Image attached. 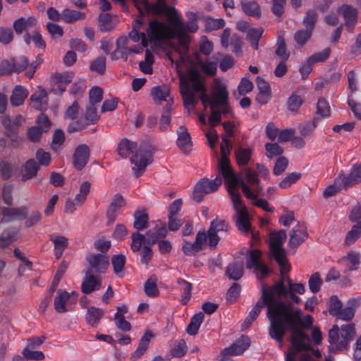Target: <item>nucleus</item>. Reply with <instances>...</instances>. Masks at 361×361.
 Masks as SVG:
<instances>
[{"instance_id": "obj_1", "label": "nucleus", "mask_w": 361, "mask_h": 361, "mask_svg": "<svg viewBox=\"0 0 361 361\" xmlns=\"http://www.w3.org/2000/svg\"><path fill=\"white\" fill-rule=\"evenodd\" d=\"M180 92L185 106H194L197 103L198 95L204 109L208 106L211 109L209 122L212 127L217 126L221 121V116L232 113L228 101V92L226 86L219 79L214 80L210 95L207 94L204 79L195 68L183 73L180 78Z\"/></svg>"}, {"instance_id": "obj_2", "label": "nucleus", "mask_w": 361, "mask_h": 361, "mask_svg": "<svg viewBox=\"0 0 361 361\" xmlns=\"http://www.w3.org/2000/svg\"><path fill=\"white\" fill-rule=\"evenodd\" d=\"M286 293L283 279L272 287L263 288L261 298L250 311L242 324V329H245L250 326L257 319L264 306L267 305V316L270 322L269 334L272 339L281 344L283 339V329L293 324L295 319L293 314V312L286 306V303L276 297L277 295L280 298Z\"/></svg>"}, {"instance_id": "obj_3", "label": "nucleus", "mask_w": 361, "mask_h": 361, "mask_svg": "<svg viewBox=\"0 0 361 361\" xmlns=\"http://www.w3.org/2000/svg\"><path fill=\"white\" fill-rule=\"evenodd\" d=\"M163 14L169 17L172 27L159 20L149 21L146 32L150 42L159 45L161 42L177 39L183 45L189 43L190 37L186 33L185 23L178 15L177 10L173 6L166 5Z\"/></svg>"}, {"instance_id": "obj_4", "label": "nucleus", "mask_w": 361, "mask_h": 361, "mask_svg": "<svg viewBox=\"0 0 361 361\" xmlns=\"http://www.w3.org/2000/svg\"><path fill=\"white\" fill-rule=\"evenodd\" d=\"M286 306L290 309L295 317L293 324L286 326L283 329V336L288 330H292L291 343L293 348L290 349L286 356V361H297L298 354L302 350H306L310 348L309 336L298 326L310 329L313 323V318L307 314L302 317V311L299 308H294L291 305L286 303Z\"/></svg>"}, {"instance_id": "obj_5", "label": "nucleus", "mask_w": 361, "mask_h": 361, "mask_svg": "<svg viewBox=\"0 0 361 361\" xmlns=\"http://www.w3.org/2000/svg\"><path fill=\"white\" fill-rule=\"evenodd\" d=\"M118 154L120 157L126 159L130 155V161L133 165L132 170L136 178L142 175L153 161L152 152L149 147L141 145L137 146V142L127 138H123L118 145Z\"/></svg>"}, {"instance_id": "obj_6", "label": "nucleus", "mask_w": 361, "mask_h": 361, "mask_svg": "<svg viewBox=\"0 0 361 361\" xmlns=\"http://www.w3.org/2000/svg\"><path fill=\"white\" fill-rule=\"evenodd\" d=\"M229 137L227 135H222V142L221 144V157L218 162L219 172L221 173L226 185L241 183L245 193H248L247 188L243 183V180L233 172L230 164L228 156L230 153L231 143Z\"/></svg>"}, {"instance_id": "obj_7", "label": "nucleus", "mask_w": 361, "mask_h": 361, "mask_svg": "<svg viewBox=\"0 0 361 361\" xmlns=\"http://www.w3.org/2000/svg\"><path fill=\"white\" fill-rule=\"evenodd\" d=\"M286 238L284 230L273 231L269 234V255L271 258H274L277 262L281 268V279H283V274L290 270V264L286 259V251L283 247Z\"/></svg>"}, {"instance_id": "obj_8", "label": "nucleus", "mask_w": 361, "mask_h": 361, "mask_svg": "<svg viewBox=\"0 0 361 361\" xmlns=\"http://www.w3.org/2000/svg\"><path fill=\"white\" fill-rule=\"evenodd\" d=\"M236 184L227 185V190L235 211V224L241 232L248 233L250 229V216L247 209L243 203L240 192L235 188Z\"/></svg>"}, {"instance_id": "obj_9", "label": "nucleus", "mask_w": 361, "mask_h": 361, "mask_svg": "<svg viewBox=\"0 0 361 361\" xmlns=\"http://www.w3.org/2000/svg\"><path fill=\"white\" fill-rule=\"evenodd\" d=\"M242 170H243L242 173L244 176L247 183L250 185V186H248L245 183V181L243 180L245 185L247 188L249 192L245 193V192L243 189V186L241 183L236 184V185H235V188L236 189V190L239 192L238 188H239V187H241L245 196L247 198L250 199V200L256 199L257 197H258L259 195H263V188L260 184V181L258 178L257 173L249 167L243 169ZM238 177L240 178V176H238ZM240 178L242 180H243L241 177H240Z\"/></svg>"}, {"instance_id": "obj_10", "label": "nucleus", "mask_w": 361, "mask_h": 361, "mask_svg": "<svg viewBox=\"0 0 361 361\" xmlns=\"http://www.w3.org/2000/svg\"><path fill=\"white\" fill-rule=\"evenodd\" d=\"M222 177L221 173L219 172V175L212 180L208 178H202L199 180L194 187L193 200L197 202H200L205 195L216 190L222 183Z\"/></svg>"}, {"instance_id": "obj_11", "label": "nucleus", "mask_w": 361, "mask_h": 361, "mask_svg": "<svg viewBox=\"0 0 361 361\" xmlns=\"http://www.w3.org/2000/svg\"><path fill=\"white\" fill-rule=\"evenodd\" d=\"M99 119L97 114V108L94 105L89 104L83 116L79 120L71 123L68 126V133H74L81 131L90 125L95 124Z\"/></svg>"}, {"instance_id": "obj_12", "label": "nucleus", "mask_w": 361, "mask_h": 361, "mask_svg": "<svg viewBox=\"0 0 361 361\" xmlns=\"http://www.w3.org/2000/svg\"><path fill=\"white\" fill-rule=\"evenodd\" d=\"M28 59L25 56L4 60L0 63V75L19 73L27 69Z\"/></svg>"}, {"instance_id": "obj_13", "label": "nucleus", "mask_w": 361, "mask_h": 361, "mask_svg": "<svg viewBox=\"0 0 361 361\" xmlns=\"http://www.w3.org/2000/svg\"><path fill=\"white\" fill-rule=\"evenodd\" d=\"M86 259L89 267L86 271L96 273L99 275L106 272L109 266V258L106 254H91L87 256Z\"/></svg>"}, {"instance_id": "obj_14", "label": "nucleus", "mask_w": 361, "mask_h": 361, "mask_svg": "<svg viewBox=\"0 0 361 361\" xmlns=\"http://www.w3.org/2000/svg\"><path fill=\"white\" fill-rule=\"evenodd\" d=\"M228 228V225L225 220L216 218L211 222L207 235V245L211 249L216 248L219 243L220 238L217 235L218 232L226 231Z\"/></svg>"}, {"instance_id": "obj_15", "label": "nucleus", "mask_w": 361, "mask_h": 361, "mask_svg": "<svg viewBox=\"0 0 361 361\" xmlns=\"http://www.w3.org/2000/svg\"><path fill=\"white\" fill-rule=\"evenodd\" d=\"M336 182L338 184L344 185V189L361 183V164L353 165L348 176L343 171L340 172L337 176Z\"/></svg>"}, {"instance_id": "obj_16", "label": "nucleus", "mask_w": 361, "mask_h": 361, "mask_svg": "<svg viewBox=\"0 0 361 361\" xmlns=\"http://www.w3.org/2000/svg\"><path fill=\"white\" fill-rule=\"evenodd\" d=\"M207 234L204 230L200 231L193 243L185 240L182 250L185 255L192 256L202 250L203 245L207 243Z\"/></svg>"}, {"instance_id": "obj_17", "label": "nucleus", "mask_w": 361, "mask_h": 361, "mask_svg": "<svg viewBox=\"0 0 361 361\" xmlns=\"http://www.w3.org/2000/svg\"><path fill=\"white\" fill-rule=\"evenodd\" d=\"M338 12L342 13L344 23L348 29V31L350 33H353L357 22V9L351 5L343 4L338 9Z\"/></svg>"}, {"instance_id": "obj_18", "label": "nucleus", "mask_w": 361, "mask_h": 361, "mask_svg": "<svg viewBox=\"0 0 361 361\" xmlns=\"http://www.w3.org/2000/svg\"><path fill=\"white\" fill-rule=\"evenodd\" d=\"M54 309L58 313H64L71 311L75 306L71 302L69 293L65 290H59L54 302Z\"/></svg>"}, {"instance_id": "obj_19", "label": "nucleus", "mask_w": 361, "mask_h": 361, "mask_svg": "<svg viewBox=\"0 0 361 361\" xmlns=\"http://www.w3.org/2000/svg\"><path fill=\"white\" fill-rule=\"evenodd\" d=\"M102 287V279L99 274L94 275L90 271H86L81 284V290L85 294H90L99 290Z\"/></svg>"}, {"instance_id": "obj_20", "label": "nucleus", "mask_w": 361, "mask_h": 361, "mask_svg": "<svg viewBox=\"0 0 361 361\" xmlns=\"http://www.w3.org/2000/svg\"><path fill=\"white\" fill-rule=\"evenodd\" d=\"M139 10L143 9L147 12H154L157 15L163 14V11L165 9L167 4L164 0H157V1L152 4L147 0H132ZM124 4L118 2L121 6L125 8L126 1L123 0Z\"/></svg>"}, {"instance_id": "obj_21", "label": "nucleus", "mask_w": 361, "mask_h": 361, "mask_svg": "<svg viewBox=\"0 0 361 361\" xmlns=\"http://www.w3.org/2000/svg\"><path fill=\"white\" fill-rule=\"evenodd\" d=\"M90 158V148L85 144L78 145L73 155V164L77 170L82 169Z\"/></svg>"}, {"instance_id": "obj_22", "label": "nucleus", "mask_w": 361, "mask_h": 361, "mask_svg": "<svg viewBox=\"0 0 361 361\" xmlns=\"http://www.w3.org/2000/svg\"><path fill=\"white\" fill-rule=\"evenodd\" d=\"M250 345V338L247 336H242L231 346L224 348L221 352V356L226 357L228 355H240L243 354Z\"/></svg>"}, {"instance_id": "obj_23", "label": "nucleus", "mask_w": 361, "mask_h": 361, "mask_svg": "<svg viewBox=\"0 0 361 361\" xmlns=\"http://www.w3.org/2000/svg\"><path fill=\"white\" fill-rule=\"evenodd\" d=\"M289 235L288 245L295 250L307 236L306 227L298 224L292 228Z\"/></svg>"}, {"instance_id": "obj_24", "label": "nucleus", "mask_w": 361, "mask_h": 361, "mask_svg": "<svg viewBox=\"0 0 361 361\" xmlns=\"http://www.w3.org/2000/svg\"><path fill=\"white\" fill-rule=\"evenodd\" d=\"M27 214L28 208L27 207L4 208L2 211L3 217L1 221L7 223L16 219H23L27 217Z\"/></svg>"}, {"instance_id": "obj_25", "label": "nucleus", "mask_w": 361, "mask_h": 361, "mask_svg": "<svg viewBox=\"0 0 361 361\" xmlns=\"http://www.w3.org/2000/svg\"><path fill=\"white\" fill-rule=\"evenodd\" d=\"M31 105L35 109L44 111L47 109L48 95L46 90L39 87L37 91L31 94Z\"/></svg>"}, {"instance_id": "obj_26", "label": "nucleus", "mask_w": 361, "mask_h": 361, "mask_svg": "<svg viewBox=\"0 0 361 361\" xmlns=\"http://www.w3.org/2000/svg\"><path fill=\"white\" fill-rule=\"evenodd\" d=\"M234 154L237 164L242 169L247 168L252 161L253 150L250 147H238Z\"/></svg>"}, {"instance_id": "obj_27", "label": "nucleus", "mask_w": 361, "mask_h": 361, "mask_svg": "<svg viewBox=\"0 0 361 361\" xmlns=\"http://www.w3.org/2000/svg\"><path fill=\"white\" fill-rule=\"evenodd\" d=\"M178 138L177 145L184 152L189 153L192 148L191 137L187 129L180 126L177 130Z\"/></svg>"}, {"instance_id": "obj_28", "label": "nucleus", "mask_w": 361, "mask_h": 361, "mask_svg": "<svg viewBox=\"0 0 361 361\" xmlns=\"http://www.w3.org/2000/svg\"><path fill=\"white\" fill-rule=\"evenodd\" d=\"M125 205L123 197L121 195H116L106 212L108 218L107 224H111L116 220L121 208Z\"/></svg>"}, {"instance_id": "obj_29", "label": "nucleus", "mask_w": 361, "mask_h": 361, "mask_svg": "<svg viewBox=\"0 0 361 361\" xmlns=\"http://www.w3.org/2000/svg\"><path fill=\"white\" fill-rule=\"evenodd\" d=\"M259 93L256 99L261 104H265L268 102L271 97V88L267 82L260 77H257L256 80Z\"/></svg>"}, {"instance_id": "obj_30", "label": "nucleus", "mask_w": 361, "mask_h": 361, "mask_svg": "<svg viewBox=\"0 0 361 361\" xmlns=\"http://www.w3.org/2000/svg\"><path fill=\"white\" fill-rule=\"evenodd\" d=\"M50 240L54 245V255L56 259H60L63 255L64 250L68 246V239L63 235H50Z\"/></svg>"}, {"instance_id": "obj_31", "label": "nucleus", "mask_w": 361, "mask_h": 361, "mask_svg": "<svg viewBox=\"0 0 361 361\" xmlns=\"http://www.w3.org/2000/svg\"><path fill=\"white\" fill-rule=\"evenodd\" d=\"M355 334V326L353 324L342 325L340 330L341 343L338 345L341 348H346Z\"/></svg>"}, {"instance_id": "obj_32", "label": "nucleus", "mask_w": 361, "mask_h": 361, "mask_svg": "<svg viewBox=\"0 0 361 361\" xmlns=\"http://www.w3.org/2000/svg\"><path fill=\"white\" fill-rule=\"evenodd\" d=\"M128 39L126 37H120L116 41V50L121 53L123 57L127 59L128 56L131 53H140L142 48H132L128 47Z\"/></svg>"}, {"instance_id": "obj_33", "label": "nucleus", "mask_w": 361, "mask_h": 361, "mask_svg": "<svg viewBox=\"0 0 361 361\" xmlns=\"http://www.w3.org/2000/svg\"><path fill=\"white\" fill-rule=\"evenodd\" d=\"M240 5L243 11L249 16L259 18L261 16L259 5L255 1L242 0Z\"/></svg>"}, {"instance_id": "obj_34", "label": "nucleus", "mask_w": 361, "mask_h": 361, "mask_svg": "<svg viewBox=\"0 0 361 361\" xmlns=\"http://www.w3.org/2000/svg\"><path fill=\"white\" fill-rule=\"evenodd\" d=\"M153 334L150 331H147L141 338L139 345L136 350L132 354L131 360L135 361L140 358L148 348L149 341Z\"/></svg>"}, {"instance_id": "obj_35", "label": "nucleus", "mask_w": 361, "mask_h": 361, "mask_svg": "<svg viewBox=\"0 0 361 361\" xmlns=\"http://www.w3.org/2000/svg\"><path fill=\"white\" fill-rule=\"evenodd\" d=\"M244 274L243 264L241 262L229 264L226 269V275L230 280L238 281Z\"/></svg>"}, {"instance_id": "obj_36", "label": "nucleus", "mask_w": 361, "mask_h": 361, "mask_svg": "<svg viewBox=\"0 0 361 361\" xmlns=\"http://www.w3.org/2000/svg\"><path fill=\"white\" fill-rule=\"evenodd\" d=\"M39 170L37 162L33 159H28L24 164L22 170V180H26L35 177Z\"/></svg>"}, {"instance_id": "obj_37", "label": "nucleus", "mask_w": 361, "mask_h": 361, "mask_svg": "<svg viewBox=\"0 0 361 361\" xmlns=\"http://www.w3.org/2000/svg\"><path fill=\"white\" fill-rule=\"evenodd\" d=\"M330 345L329 347L330 351L343 350L338 345L341 343V337L340 338L339 328L337 325H334L329 331V339Z\"/></svg>"}, {"instance_id": "obj_38", "label": "nucleus", "mask_w": 361, "mask_h": 361, "mask_svg": "<svg viewBox=\"0 0 361 361\" xmlns=\"http://www.w3.org/2000/svg\"><path fill=\"white\" fill-rule=\"evenodd\" d=\"M140 22L137 20V25H134L132 31L129 32V38L134 42H138L140 39L141 40L142 47L140 48L147 47L148 45V41L150 42L148 35L143 32H140Z\"/></svg>"}, {"instance_id": "obj_39", "label": "nucleus", "mask_w": 361, "mask_h": 361, "mask_svg": "<svg viewBox=\"0 0 361 361\" xmlns=\"http://www.w3.org/2000/svg\"><path fill=\"white\" fill-rule=\"evenodd\" d=\"M151 95L155 102H168L170 97V89L167 85L154 87L151 90Z\"/></svg>"}, {"instance_id": "obj_40", "label": "nucleus", "mask_w": 361, "mask_h": 361, "mask_svg": "<svg viewBox=\"0 0 361 361\" xmlns=\"http://www.w3.org/2000/svg\"><path fill=\"white\" fill-rule=\"evenodd\" d=\"M27 95L28 92L27 89L20 85L16 86L13 90L11 96V104L15 106L23 104Z\"/></svg>"}, {"instance_id": "obj_41", "label": "nucleus", "mask_w": 361, "mask_h": 361, "mask_svg": "<svg viewBox=\"0 0 361 361\" xmlns=\"http://www.w3.org/2000/svg\"><path fill=\"white\" fill-rule=\"evenodd\" d=\"M104 311L100 308L91 307L87 310L86 314V320L88 324L96 327L99 324L100 319L104 316Z\"/></svg>"}, {"instance_id": "obj_42", "label": "nucleus", "mask_w": 361, "mask_h": 361, "mask_svg": "<svg viewBox=\"0 0 361 361\" xmlns=\"http://www.w3.org/2000/svg\"><path fill=\"white\" fill-rule=\"evenodd\" d=\"M23 39L27 44H30L32 42L36 47L41 49H44L46 48V43L43 39L42 35L37 30H35L32 35L27 32L23 35Z\"/></svg>"}, {"instance_id": "obj_43", "label": "nucleus", "mask_w": 361, "mask_h": 361, "mask_svg": "<svg viewBox=\"0 0 361 361\" xmlns=\"http://www.w3.org/2000/svg\"><path fill=\"white\" fill-rule=\"evenodd\" d=\"M111 264L114 268L115 274L119 277L123 278L125 275L124 267L126 264V257L123 255H114L111 258Z\"/></svg>"}, {"instance_id": "obj_44", "label": "nucleus", "mask_w": 361, "mask_h": 361, "mask_svg": "<svg viewBox=\"0 0 361 361\" xmlns=\"http://www.w3.org/2000/svg\"><path fill=\"white\" fill-rule=\"evenodd\" d=\"M177 283L183 290V293L180 297V302L182 305H185L191 298L192 284L181 278L178 279Z\"/></svg>"}, {"instance_id": "obj_45", "label": "nucleus", "mask_w": 361, "mask_h": 361, "mask_svg": "<svg viewBox=\"0 0 361 361\" xmlns=\"http://www.w3.org/2000/svg\"><path fill=\"white\" fill-rule=\"evenodd\" d=\"M1 119V123L5 128L6 135H8V137L12 139L13 146L16 147L17 144L16 143V140H14V138L17 139V136L14 127L13 126L12 120L8 115L6 114L2 115Z\"/></svg>"}, {"instance_id": "obj_46", "label": "nucleus", "mask_w": 361, "mask_h": 361, "mask_svg": "<svg viewBox=\"0 0 361 361\" xmlns=\"http://www.w3.org/2000/svg\"><path fill=\"white\" fill-rule=\"evenodd\" d=\"M203 319L204 314L202 312H198L195 314L191 318L190 322L187 327V333L191 336L195 335L197 333L199 328L203 322Z\"/></svg>"}, {"instance_id": "obj_47", "label": "nucleus", "mask_w": 361, "mask_h": 361, "mask_svg": "<svg viewBox=\"0 0 361 361\" xmlns=\"http://www.w3.org/2000/svg\"><path fill=\"white\" fill-rule=\"evenodd\" d=\"M319 118L314 117L312 121H308L300 124L298 126V130L302 137H306L313 133L317 126Z\"/></svg>"}, {"instance_id": "obj_48", "label": "nucleus", "mask_w": 361, "mask_h": 361, "mask_svg": "<svg viewBox=\"0 0 361 361\" xmlns=\"http://www.w3.org/2000/svg\"><path fill=\"white\" fill-rule=\"evenodd\" d=\"M262 252L259 250H251L247 252L246 267L248 269L255 268L259 266L261 262Z\"/></svg>"}, {"instance_id": "obj_49", "label": "nucleus", "mask_w": 361, "mask_h": 361, "mask_svg": "<svg viewBox=\"0 0 361 361\" xmlns=\"http://www.w3.org/2000/svg\"><path fill=\"white\" fill-rule=\"evenodd\" d=\"M264 30L261 27L250 28L247 30L246 39L251 43L255 49H258V42L262 37Z\"/></svg>"}, {"instance_id": "obj_50", "label": "nucleus", "mask_w": 361, "mask_h": 361, "mask_svg": "<svg viewBox=\"0 0 361 361\" xmlns=\"http://www.w3.org/2000/svg\"><path fill=\"white\" fill-rule=\"evenodd\" d=\"M153 63L154 55L147 49L145 51V61H142L139 63L140 69L145 74H152L153 71L152 67Z\"/></svg>"}, {"instance_id": "obj_51", "label": "nucleus", "mask_w": 361, "mask_h": 361, "mask_svg": "<svg viewBox=\"0 0 361 361\" xmlns=\"http://www.w3.org/2000/svg\"><path fill=\"white\" fill-rule=\"evenodd\" d=\"M276 45V54L279 56L282 61H287L290 56V54L286 51V41L283 33L278 35Z\"/></svg>"}, {"instance_id": "obj_52", "label": "nucleus", "mask_w": 361, "mask_h": 361, "mask_svg": "<svg viewBox=\"0 0 361 361\" xmlns=\"http://www.w3.org/2000/svg\"><path fill=\"white\" fill-rule=\"evenodd\" d=\"M197 66L209 76H213L216 73L217 63L216 61L198 60Z\"/></svg>"}, {"instance_id": "obj_53", "label": "nucleus", "mask_w": 361, "mask_h": 361, "mask_svg": "<svg viewBox=\"0 0 361 361\" xmlns=\"http://www.w3.org/2000/svg\"><path fill=\"white\" fill-rule=\"evenodd\" d=\"M133 226L137 231H142L147 228L148 216L143 211H137L134 214Z\"/></svg>"}, {"instance_id": "obj_54", "label": "nucleus", "mask_w": 361, "mask_h": 361, "mask_svg": "<svg viewBox=\"0 0 361 361\" xmlns=\"http://www.w3.org/2000/svg\"><path fill=\"white\" fill-rule=\"evenodd\" d=\"M330 106L327 101L323 97L319 98L317 104V117L319 118V119L328 117L330 116Z\"/></svg>"}, {"instance_id": "obj_55", "label": "nucleus", "mask_w": 361, "mask_h": 361, "mask_svg": "<svg viewBox=\"0 0 361 361\" xmlns=\"http://www.w3.org/2000/svg\"><path fill=\"white\" fill-rule=\"evenodd\" d=\"M73 78V74L70 72L55 73L51 75L50 81L51 84L62 83L67 85L70 83Z\"/></svg>"}, {"instance_id": "obj_56", "label": "nucleus", "mask_w": 361, "mask_h": 361, "mask_svg": "<svg viewBox=\"0 0 361 361\" xmlns=\"http://www.w3.org/2000/svg\"><path fill=\"white\" fill-rule=\"evenodd\" d=\"M61 18L66 23H72L80 19H83L85 14L80 11L66 8L63 9L61 13Z\"/></svg>"}, {"instance_id": "obj_57", "label": "nucleus", "mask_w": 361, "mask_h": 361, "mask_svg": "<svg viewBox=\"0 0 361 361\" xmlns=\"http://www.w3.org/2000/svg\"><path fill=\"white\" fill-rule=\"evenodd\" d=\"M361 236V226L355 224L347 233L345 238V244L350 245L353 244Z\"/></svg>"}, {"instance_id": "obj_58", "label": "nucleus", "mask_w": 361, "mask_h": 361, "mask_svg": "<svg viewBox=\"0 0 361 361\" xmlns=\"http://www.w3.org/2000/svg\"><path fill=\"white\" fill-rule=\"evenodd\" d=\"M131 239L130 248L134 252H139L142 245L146 243L145 236L137 231L132 233Z\"/></svg>"}, {"instance_id": "obj_59", "label": "nucleus", "mask_w": 361, "mask_h": 361, "mask_svg": "<svg viewBox=\"0 0 361 361\" xmlns=\"http://www.w3.org/2000/svg\"><path fill=\"white\" fill-rule=\"evenodd\" d=\"M145 292L147 296L151 298L158 296L159 292L157 286V279L155 277H150L145 283Z\"/></svg>"}, {"instance_id": "obj_60", "label": "nucleus", "mask_w": 361, "mask_h": 361, "mask_svg": "<svg viewBox=\"0 0 361 361\" xmlns=\"http://www.w3.org/2000/svg\"><path fill=\"white\" fill-rule=\"evenodd\" d=\"M331 54V49L326 48L323 51L320 52L315 53L310 56L307 59L310 63H312L313 65L316 63L324 62L326 61Z\"/></svg>"}, {"instance_id": "obj_61", "label": "nucleus", "mask_w": 361, "mask_h": 361, "mask_svg": "<svg viewBox=\"0 0 361 361\" xmlns=\"http://www.w3.org/2000/svg\"><path fill=\"white\" fill-rule=\"evenodd\" d=\"M23 355L25 358L30 360L42 361L44 360L45 356L43 352L39 350H32V348H25L22 351Z\"/></svg>"}, {"instance_id": "obj_62", "label": "nucleus", "mask_w": 361, "mask_h": 361, "mask_svg": "<svg viewBox=\"0 0 361 361\" xmlns=\"http://www.w3.org/2000/svg\"><path fill=\"white\" fill-rule=\"evenodd\" d=\"M322 283L323 281L320 277V274L318 272H315L312 274L308 281V285L310 291L313 293H317L319 292Z\"/></svg>"}, {"instance_id": "obj_63", "label": "nucleus", "mask_w": 361, "mask_h": 361, "mask_svg": "<svg viewBox=\"0 0 361 361\" xmlns=\"http://www.w3.org/2000/svg\"><path fill=\"white\" fill-rule=\"evenodd\" d=\"M90 189V183L87 181L83 182L80 186L79 193L76 195L75 201L78 205H81L86 200Z\"/></svg>"}, {"instance_id": "obj_64", "label": "nucleus", "mask_w": 361, "mask_h": 361, "mask_svg": "<svg viewBox=\"0 0 361 361\" xmlns=\"http://www.w3.org/2000/svg\"><path fill=\"white\" fill-rule=\"evenodd\" d=\"M90 69L99 74H103L106 70V58L99 56L93 60L90 63Z\"/></svg>"}]
</instances>
